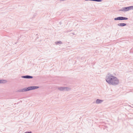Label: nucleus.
Instances as JSON below:
<instances>
[{
    "label": "nucleus",
    "instance_id": "obj_1",
    "mask_svg": "<svg viewBox=\"0 0 133 133\" xmlns=\"http://www.w3.org/2000/svg\"><path fill=\"white\" fill-rule=\"evenodd\" d=\"M106 81L109 84L113 85H117L119 83L118 79L116 77L109 75L106 78Z\"/></svg>",
    "mask_w": 133,
    "mask_h": 133
},
{
    "label": "nucleus",
    "instance_id": "obj_2",
    "mask_svg": "<svg viewBox=\"0 0 133 133\" xmlns=\"http://www.w3.org/2000/svg\"><path fill=\"white\" fill-rule=\"evenodd\" d=\"M38 88V87H29L27 88L24 89L23 90V91H26L30 90L36 89Z\"/></svg>",
    "mask_w": 133,
    "mask_h": 133
},
{
    "label": "nucleus",
    "instance_id": "obj_3",
    "mask_svg": "<svg viewBox=\"0 0 133 133\" xmlns=\"http://www.w3.org/2000/svg\"><path fill=\"white\" fill-rule=\"evenodd\" d=\"M128 19V18L123 17H118L117 18H115L114 19L115 20H126Z\"/></svg>",
    "mask_w": 133,
    "mask_h": 133
},
{
    "label": "nucleus",
    "instance_id": "obj_4",
    "mask_svg": "<svg viewBox=\"0 0 133 133\" xmlns=\"http://www.w3.org/2000/svg\"><path fill=\"white\" fill-rule=\"evenodd\" d=\"M131 10L130 6L123 8V10L124 11H127Z\"/></svg>",
    "mask_w": 133,
    "mask_h": 133
},
{
    "label": "nucleus",
    "instance_id": "obj_5",
    "mask_svg": "<svg viewBox=\"0 0 133 133\" xmlns=\"http://www.w3.org/2000/svg\"><path fill=\"white\" fill-rule=\"evenodd\" d=\"M23 77L24 78H32V77L30 76H23Z\"/></svg>",
    "mask_w": 133,
    "mask_h": 133
},
{
    "label": "nucleus",
    "instance_id": "obj_6",
    "mask_svg": "<svg viewBox=\"0 0 133 133\" xmlns=\"http://www.w3.org/2000/svg\"><path fill=\"white\" fill-rule=\"evenodd\" d=\"M103 102V101L101 100H100L99 99H97L96 101V103H101Z\"/></svg>",
    "mask_w": 133,
    "mask_h": 133
},
{
    "label": "nucleus",
    "instance_id": "obj_7",
    "mask_svg": "<svg viewBox=\"0 0 133 133\" xmlns=\"http://www.w3.org/2000/svg\"><path fill=\"white\" fill-rule=\"evenodd\" d=\"M118 25L119 26H125L126 25V24L124 23H121L119 24Z\"/></svg>",
    "mask_w": 133,
    "mask_h": 133
},
{
    "label": "nucleus",
    "instance_id": "obj_8",
    "mask_svg": "<svg viewBox=\"0 0 133 133\" xmlns=\"http://www.w3.org/2000/svg\"><path fill=\"white\" fill-rule=\"evenodd\" d=\"M4 82H5V81H4V80H0V83H1L2 82H4Z\"/></svg>",
    "mask_w": 133,
    "mask_h": 133
},
{
    "label": "nucleus",
    "instance_id": "obj_9",
    "mask_svg": "<svg viewBox=\"0 0 133 133\" xmlns=\"http://www.w3.org/2000/svg\"><path fill=\"white\" fill-rule=\"evenodd\" d=\"M130 7L131 10L133 9V6H130Z\"/></svg>",
    "mask_w": 133,
    "mask_h": 133
},
{
    "label": "nucleus",
    "instance_id": "obj_10",
    "mask_svg": "<svg viewBox=\"0 0 133 133\" xmlns=\"http://www.w3.org/2000/svg\"><path fill=\"white\" fill-rule=\"evenodd\" d=\"M94 1H98L99 2L101 1V0H94Z\"/></svg>",
    "mask_w": 133,
    "mask_h": 133
},
{
    "label": "nucleus",
    "instance_id": "obj_11",
    "mask_svg": "<svg viewBox=\"0 0 133 133\" xmlns=\"http://www.w3.org/2000/svg\"><path fill=\"white\" fill-rule=\"evenodd\" d=\"M63 89V88H60V90H62Z\"/></svg>",
    "mask_w": 133,
    "mask_h": 133
},
{
    "label": "nucleus",
    "instance_id": "obj_12",
    "mask_svg": "<svg viewBox=\"0 0 133 133\" xmlns=\"http://www.w3.org/2000/svg\"><path fill=\"white\" fill-rule=\"evenodd\" d=\"M31 132H25V133H31Z\"/></svg>",
    "mask_w": 133,
    "mask_h": 133
},
{
    "label": "nucleus",
    "instance_id": "obj_13",
    "mask_svg": "<svg viewBox=\"0 0 133 133\" xmlns=\"http://www.w3.org/2000/svg\"><path fill=\"white\" fill-rule=\"evenodd\" d=\"M59 42V43H61V42Z\"/></svg>",
    "mask_w": 133,
    "mask_h": 133
}]
</instances>
